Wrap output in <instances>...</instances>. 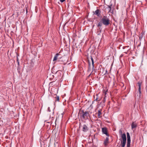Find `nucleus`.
I'll list each match as a JSON object with an SVG mask.
<instances>
[{
	"label": "nucleus",
	"mask_w": 147,
	"mask_h": 147,
	"mask_svg": "<svg viewBox=\"0 0 147 147\" xmlns=\"http://www.w3.org/2000/svg\"><path fill=\"white\" fill-rule=\"evenodd\" d=\"M119 133L120 134H121L122 135V131L121 130H120L119 131Z\"/></svg>",
	"instance_id": "obj_21"
},
{
	"label": "nucleus",
	"mask_w": 147,
	"mask_h": 147,
	"mask_svg": "<svg viewBox=\"0 0 147 147\" xmlns=\"http://www.w3.org/2000/svg\"><path fill=\"white\" fill-rule=\"evenodd\" d=\"M94 14H95L98 17H100V12L98 9H97L94 12Z\"/></svg>",
	"instance_id": "obj_8"
},
{
	"label": "nucleus",
	"mask_w": 147,
	"mask_h": 147,
	"mask_svg": "<svg viewBox=\"0 0 147 147\" xmlns=\"http://www.w3.org/2000/svg\"><path fill=\"white\" fill-rule=\"evenodd\" d=\"M17 62H18V66H19V61H18Z\"/></svg>",
	"instance_id": "obj_27"
},
{
	"label": "nucleus",
	"mask_w": 147,
	"mask_h": 147,
	"mask_svg": "<svg viewBox=\"0 0 147 147\" xmlns=\"http://www.w3.org/2000/svg\"><path fill=\"white\" fill-rule=\"evenodd\" d=\"M91 60L92 61V68L93 69V68H94V61H93V59L92 58V57H91Z\"/></svg>",
	"instance_id": "obj_19"
},
{
	"label": "nucleus",
	"mask_w": 147,
	"mask_h": 147,
	"mask_svg": "<svg viewBox=\"0 0 147 147\" xmlns=\"http://www.w3.org/2000/svg\"><path fill=\"white\" fill-rule=\"evenodd\" d=\"M60 1L61 3H63L64 2L65 0H60Z\"/></svg>",
	"instance_id": "obj_23"
},
{
	"label": "nucleus",
	"mask_w": 147,
	"mask_h": 147,
	"mask_svg": "<svg viewBox=\"0 0 147 147\" xmlns=\"http://www.w3.org/2000/svg\"><path fill=\"white\" fill-rule=\"evenodd\" d=\"M17 62H18V61H19V60H18V57L17 58Z\"/></svg>",
	"instance_id": "obj_26"
},
{
	"label": "nucleus",
	"mask_w": 147,
	"mask_h": 147,
	"mask_svg": "<svg viewBox=\"0 0 147 147\" xmlns=\"http://www.w3.org/2000/svg\"><path fill=\"white\" fill-rule=\"evenodd\" d=\"M126 141L121 140V142L120 146L122 147H124L126 144Z\"/></svg>",
	"instance_id": "obj_11"
},
{
	"label": "nucleus",
	"mask_w": 147,
	"mask_h": 147,
	"mask_svg": "<svg viewBox=\"0 0 147 147\" xmlns=\"http://www.w3.org/2000/svg\"><path fill=\"white\" fill-rule=\"evenodd\" d=\"M55 101H59V96H56L55 97Z\"/></svg>",
	"instance_id": "obj_16"
},
{
	"label": "nucleus",
	"mask_w": 147,
	"mask_h": 147,
	"mask_svg": "<svg viewBox=\"0 0 147 147\" xmlns=\"http://www.w3.org/2000/svg\"><path fill=\"white\" fill-rule=\"evenodd\" d=\"M112 6V5H108V7H109V12H111V6Z\"/></svg>",
	"instance_id": "obj_18"
},
{
	"label": "nucleus",
	"mask_w": 147,
	"mask_h": 147,
	"mask_svg": "<svg viewBox=\"0 0 147 147\" xmlns=\"http://www.w3.org/2000/svg\"><path fill=\"white\" fill-rule=\"evenodd\" d=\"M80 118H82L84 119H86L89 116V113L88 111H85L84 110H82L81 112L80 113Z\"/></svg>",
	"instance_id": "obj_2"
},
{
	"label": "nucleus",
	"mask_w": 147,
	"mask_h": 147,
	"mask_svg": "<svg viewBox=\"0 0 147 147\" xmlns=\"http://www.w3.org/2000/svg\"><path fill=\"white\" fill-rule=\"evenodd\" d=\"M88 127L86 125L84 124L83 125L82 129V130L83 131L86 132L88 130Z\"/></svg>",
	"instance_id": "obj_7"
},
{
	"label": "nucleus",
	"mask_w": 147,
	"mask_h": 147,
	"mask_svg": "<svg viewBox=\"0 0 147 147\" xmlns=\"http://www.w3.org/2000/svg\"><path fill=\"white\" fill-rule=\"evenodd\" d=\"M109 138L108 137L106 138L105 140L104 141V144L105 146H107L108 144L109 143Z\"/></svg>",
	"instance_id": "obj_9"
},
{
	"label": "nucleus",
	"mask_w": 147,
	"mask_h": 147,
	"mask_svg": "<svg viewBox=\"0 0 147 147\" xmlns=\"http://www.w3.org/2000/svg\"><path fill=\"white\" fill-rule=\"evenodd\" d=\"M66 60L64 58H61V59H60L59 61V63L63 64L64 65L66 64L67 63Z\"/></svg>",
	"instance_id": "obj_5"
},
{
	"label": "nucleus",
	"mask_w": 147,
	"mask_h": 147,
	"mask_svg": "<svg viewBox=\"0 0 147 147\" xmlns=\"http://www.w3.org/2000/svg\"><path fill=\"white\" fill-rule=\"evenodd\" d=\"M59 55V54L58 53H57V54H56L53 58V61H54L57 59V57Z\"/></svg>",
	"instance_id": "obj_15"
},
{
	"label": "nucleus",
	"mask_w": 147,
	"mask_h": 147,
	"mask_svg": "<svg viewBox=\"0 0 147 147\" xmlns=\"http://www.w3.org/2000/svg\"><path fill=\"white\" fill-rule=\"evenodd\" d=\"M119 147H120V146H119Z\"/></svg>",
	"instance_id": "obj_30"
},
{
	"label": "nucleus",
	"mask_w": 147,
	"mask_h": 147,
	"mask_svg": "<svg viewBox=\"0 0 147 147\" xmlns=\"http://www.w3.org/2000/svg\"><path fill=\"white\" fill-rule=\"evenodd\" d=\"M102 131L103 134H105L108 137L109 136V135L107 133V128L103 127L102 128Z\"/></svg>",
	"instance_id": "obj_6"
},
{
	"label": "nucleus",
	"mask_w": 147,
	"mask_h": 147,
	"mask_svg": "<svg viewBox=\"0 0 147 147\" xmlns=\"http://www.w3.org/2000/svg\"><path fill=\"white\" fill-rule=\"evenodd\" d=\"M90 75H91V74H90V75H89V76H90Z\"/></svg>",
	"instance_id": "obj_28"
},
{
	"label": "nucleus",
	"mask_w": 147,
	"mask_h": 147,
	"mask_svg": "<svg viewBox=\"0 0 147 147\" xmlns=\"http://www.w3.org/2000/svg\"><path fill=\"white\" fill-rule=\"evenodd\" d=\"M88 64H89V68H90V66H91V64L89 62V61H88Z\"/></svg>",
	"instance_id": "obj_22"
},
{
	"label": "nucleus",
	"mask_w": 147,
	"mask_h": 147,
	"mask_svg": "<svg viewBox=\"0 0 147 147\" xmlns=\"http://www.w3.org/2000/svg\"><path fill=\"white\" fill-rule=\"evenodd\" d=\"M105 98H104V100H103V102H105Z\"/></svg>",
	"instance_id": "obj_25"
},
{
	"label": "nucleus",
	"mask_w": 147,
	"mask_h": 147,
	"mask_svg": "<svg viewBox=\"0 0 147 147\" xmlns=\"http://www.w3.org/2000/svg\"><path fill=\"white\" fill-rule=\"evenodd\" d=\"M100 22L104 25L107 26L110 24V20L107 16H104L101 19Z\"/></svg>",
	"instance_id": "obj_1"
},
{
	"label": "nucleus",
	"mask_w": 147,
	"mask_h": 147,
	"mask_svg": "<svg viewBox=\"0 0 147 147\" xmlns=\"http://www.w3.org/2000/svg\"><path fill=\"white\" fill-rule=\"evenodd\" d=\"M102 23L100 22H99L97 25V26L98 27H101L102 25Z\"/></svg>",
	"instance_id": "obj_17"
},
{
	"label": "nucleus",
	"mask_w": 147,
	"mask_h": 147,
	"mask_svg": "<svg viewBox=\"0 0 147 147\" xmlns=\"http://www.w3.org/2000/svg\"><path fill=\"white\" fill-rule=\"evenodd\" d=\"M137 126V124L135 122H133L131 124V127L132 129L136 128Z\"/></svg>",
	"instance_id": "obj_12"
},
{
	"label": "nucleus",
	"mask_w": 147,
	"mask_h": 147,
	"mask_svg": "<svg viewBox=\"0 0 147 147\" xmlns=\"http://www.w3.org/2000/svg\"><path fill=\"white\" fill-rule=\"evenodd\" d=\"M138 86L139 87L138 89V91L139 92V98L141 97V86L142 84V82H138Z\"/></svg>",
	"instance_id": "obj_4"
},
{
	"label": "nucleus",
	"mask_w": 147,
	"mask_h": 147,
	"mask_svg": "<svg viewBox=\"0 0 147 147\" xmlns=\"http://www.w3.org/2000/svg\"><path fill=\"white\" fill-rule=\"evenodd\" d=\"M96 98H95V96H94V100H96V101H100V99H99V98H98V94H96Z\"/></svg>",
	"instance_id": "obj_13"
},
{
	"label": "nucleus",
	"mask_w": 147,
	"mask_h": 147,
	"mask_svg": "<svg viewBox=\"0 0 147 147\" xmlns=\"http://www.w3.org/2000/svg\"><path fill=\"white\" fill-rule=\"evenodd\" d=\"M122 140L124 141H126V137L125 134V133L121 135Z\"/></svg>",
	"instance_id": "obj_10"
},
{
	"label": "nucleus",
	"mask_w": 147,
	"mask_h": 147,
	"mask_svg": "<svg viewBox=\"0 0 147 147\" xmlns=\"http://www.w3.org/2000/svg\"><path fill=\"white\" fill-rule=\"evenodd\" d=\"M101 110H98V116L99 118H100L101 117Z\"/></svg>",
	"instance_id": "obj_14"
},
{
	"label": "nucleus",
	"mask_w": 147,
	"mask_h": 147,
	"mask_svg": "<svg viewBox=\"0 0 147 147\" xmlns=\"http://www.w3.org/2000/svg\"><path fill=\"white\" fill-rule=\"evenodd\" d=\"M127 147H130V137L129 134L127 132Z\"/></svg>",
	"instance_id": "obj_3"
},
{
	"label": "nucleus",
	"mask_w": 147,
	"mask_h": 147,
	"mask_svg": "<svg viewBox=\"0 0 147 147\" xmlns=\"http://www.w3.org/2000/svg\"><path fill=\"white\" fill-rule=\"evenodd\" d=\"M143 37V35L142 34H140L139 36V38L140 40H141Z\"/></svg>",
	"instance_id": "obj_20"
},
{
	"label": "nucleus",
	"mask_w": 147,
	"mask_h": 147,
	"mask_svg": "<svg viewBox=\"0 0 147 147\" xmlns=\"http://www.w3.org/2000/svg\"><path fill=\"white\" fill-rule=\"evenodd\" d=\"M106 72H107V70H106Z\"/></svg>",
	"instance_id": "obj_29"
},
{
	"label": "nucleus",
	"mask_w": 147,
	"mask_h": 147,
	"mask_svg": "<svg viewBox=\"0 0 147 147\" xmlns=\"http://www.w3.org/2000/svg\"><path fill=\"white\" fill-rule=\"evenodd\" d=\"M18 72H20V70H19V67H18Z\"/></svg>",
	"instance_id": "obj_24"
}]
</instances>
